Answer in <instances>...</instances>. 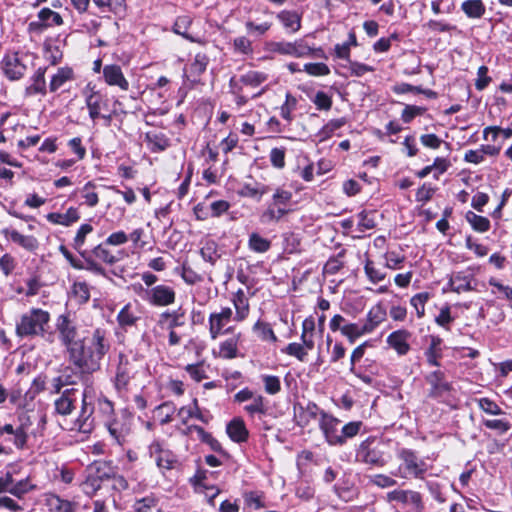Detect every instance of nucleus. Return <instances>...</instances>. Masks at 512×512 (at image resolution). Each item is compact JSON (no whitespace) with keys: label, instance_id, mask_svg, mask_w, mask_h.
<instances>
[{"label":"nucleus","instance_id":"5fc2aeb1","mask_svg":"<svg viewBox=\"0 0 512 512\" xmlns=\"http://www.w3.org/2000/svg\"><path fill=\"white\" fill-rule=\"evenodd\" d=\"M248 245L250 250L257 252V253H265L267 252L271 247V242L259 235L258 233H252L249 236Z\"/></svg>","mask_w":512,"mask_h":512},{"label":"nucleus","instance_id":"c756f323","mask_svg":"<svg viewBox=\"0 0 512 512\" xmlns=\"http://www.w3.org/2000/svg\"><path fill=\"white\" fill-rule=\"evenodd\" d=\"M209 58L205 53H197L188 69V79L196 84L201 80V75L206 71Z\"/></svg>","mask_w":512,"mask_h":512},{"label":"nucleus","instance_id":"4c0bfd02","mask_svg":"<svg viewBox=\"0 0 512 512\" xmlns=\"http://www.w3.org/2000/svg\"><path fill=\"white\" fill-rule=\"evenodd\" d=\"M200 255L204 261L215 265L218 259L221 258L217 242L213 239L205 240L200 248Z\"/></svg>","mask_w":512,"mask_h":512},{"label":"nucleus","instance_id":"4468645a","mask_svg":"<svg viewBox=\"0 0 512 512\" xmlns=\"http://www.w3.org/2000/svg\"><path fill=\"white\" fill-rule=\"evenodd\" d=\"M340 423L341 421L333 415L325 411L320 412L319 428L330 446H341Z\"/></svg>","mask_w":512,"mask_h":512},{"label":"nucleus","instance_id":"39448f33","mask_svg":"<svg viewBox=\"0 0 512 512\" xmlns=\"http://www.w3.org/2000/svg\"><path fill=\"white\" fill-rule=\"evenodd\" d=\"M294 194H273L267 209L261 215L262 223L280 220L285 214L297 209L299 199H293Z\"/></svg>","mask_w":512,"mask_h":512},{"label":"nucleus","instance_id":"49530a36","mask_svg":"<svg viewBox=\"0 0 512 512\" xmlns=\"http://www.w3.org/2000/svg\"><path fill=\"white\" fill-rule=\"evenodd\" d=\"M253 332L257 333L258 337L262 341H270L275 343L278 341V337L274 333L271 325L262 320H258L252 327Z\"/></svg>","mask_w":512,"mask_h":512},{"label":"nucleus","instance_id":"603ef678","mask_svg":"<svg viewBox=\"0 0 512 512\" xmlns=\"http://www.w3.org/2000/svg\"><path fill=\"white\" fill-rule=\"evenodd\" d=\"M344 255L345 250H341L336 256L330 257L323 267V273L327 275L337 274L344 267V262L342 261Z\"/></svg>","mask_w":512,"mask_h":512},{"label":"nucleus","instance_id":"7c9ffc66","mask_svg":"<svg viewBox=\"0 0 512 512\" xmlns=\"http://www.w3.org/2000/svg\"><path fill=\"white\" fill-rule=\"evenodd\" d=\"M387 312L382 303L372 306L366 315V322L363 324L369 333H372L382 322L386 320Z\"/></svg>","mask_w":512,"mask_h":512},{"label":"nucleus","instance_id":"5701e85b","mask_svg":"<svg viewBox=\"0 0 512 512\" xmlns=\"http://www.w3.org/2000/svg\"><path fill=\"white\" fill-rule=\"evenodd\" d=\"M501 151V145L483 144L477 149L467 150L463 160L471 164H481L485 161L486 156L496 157Z\"/></svg>","mask_w":512,"mask_h":512},{"label":"nucleus","instance_id":"393cba45","mask_svg":"<svg viewBox=\"0 0 512 512\" xmlns=\"http://www.w3.org/2000/svg\"><path fill=\"white\" fill-rule=\"evenodd\" d=\"M429 345L424 350L426 363L431 367H440V360L443 357V340L438 335H428Z\"/></svg>","mask_w":512,"mask_h":512},{"label":"nucleus","instance_id":"338daca9","mask_svg":"<svg viewBox=\"0 0 512 512\" xmlns=\"http://www.w3.org/2000/svg\"><path fill=\"white\" fill-rule=\"evenodd\" d=\"M209 332L212 339H216L222 334V329L228 323L223 320L216 312L211 313L209 316Z\"/></svg>","mask_w":512,"mask_h":512},{"label":"nucleus","instance_id":"f8f14e48","mask_svg":"<svg viewBox=\"0 0 512 512\" xmlns=\"http://www.w3.org/2000/svg\"><path fill=\"white\" fill-rule=\"evenodd\" d=\"M105 426L110 436L118 445H124L132 430V417L126 413L121 416L107 420Z\"/></svg>","mask_w":512,"mask_h":512},{"label":"nucleus","instance_id":"2eb2a0df","mask_svg":"<svg viewBox=\"0 0 512 512\" xmlns=\"http://www.w3.org/2000/svg\"><path fill=\"white\" fill-rule=\"evenodd\" d=\"M271 51L296 58L308 57L310 45L305 39H297L293 42L279 41L271 43Z\"/></svg>","mask_w":512,"mask_h":512},{"label":"nucleus","instance_id":"6e6d98bb","mask_svg":"<svg viewBox=\"0 0 512 512\" xmlns=\"http://www.w3.org/2000/svg\"><path fill=\"white\" fill-rule=\"evenodd\" d=\"M364 272L373 284H377L386 278V273L381 269L375 267V263L369 258L366 259L364 264Z\"/></svg>","mask_w":512,"mask_h":512},{"label":"nucleus","instance_id":"423d86ee","mask_svg":"<svg viewBox=\"0 0 512 512\" xmlns=\"http://www.w3.org/2000/svg\"><path fill=\"white\" fill-rule=\"evenodd\" d=\"M82 95L88 109L89 118L95 123L100 119L101 111H109L107 95L96 88L95 84L88 83L82 90Z\"/></svg>","mask_w":512,"mask_h":512},{"label":"nucleus","instance_id":"69168bd1","mask_svg":"<svg viewBox=\"0 0 512 512\" xmlns=\"http://www.w3.org/2000/svg\"><path fill=\"white\" fill-rule=\"evenodd\" d=\"M175 406L172 402L166 401L161 403L155 408V412L161 416L160 424H168L172 421V415L175 411Z\"/></svg>","mask_w":512,"mask_h":512},{"label":"nucleus","instance_id":"a878e982","mask_svg":"<svg viewBox=\"0 0 512 512\" xmlns=\"http://www.w3.org/2000/svg\"><path fill=\"white\" fill-rule=\"evenodd\" d=\"M426 382L431 386L429 396L437 398L452 390V385L445 379V373L441 370L430 372L425 377Z\"/></svg>","mask_w":512,"mask_h":512},{"label":"nucleus","instance_id":"680f3d73","mask_svg":"<svg viewBox=\"0 0 512 512\" xmlns=\"http://www.w3.org/2000/svg\"><path fill=\"white\" fill-rule=\"evenodd\" d=\"M429 298H430V294L428 292H421V293L415 294L410 299V304L416 310V314H417L418 318H422L425 315V305H426L427 301L429 300Z\"/></svg>","mask_w":512,"mask_h":512},{"label":"nucleus","instance_id":"9d476101","mask_svg":"<svg viewBox=\"0 0 512 512\" xmlns=\"http://www.w3.org/2000/svg\"><path fill=\"white\" fill-rule=\"evenodd\" d=\"M139 288L141 298L152 306L165 307L175 302L176 292L170 286L160 284L144 289L140 285Z\"/></svg>","mask_w":512,"mask_h":512},{"label":"nucleus","instance_id":"0eeeda50","mask_svg":"<svg viewBox=\"0 0 512 512\" xmlns=\"http://www.w3.org/2000/svg\"><path fill=\"white\" fill-rule=\"evenodd\" d=\"M27 55L17 51H7L1 60L3 75L10 81L22 79L27 72Z\"/></svg>","mask_w":512,"mask_h":512},{"label":"nucleus","instance_id":"6ab92c4d","mask_svg":"<svg viewBox=\"0 0 512 512\" xmlns=\"http://www.w3.org/2000/svg\"><path fill=\"white\" fill-rule=\"evenodd\" d=\"M322 410L312 401L306 404L296 402L293 405L294 420L297 426L306 427L312 420H315Z\"/></svg>","mask_w":512,"mask_h":512},{"label":"nucleus","instance_id":"052dcab7","mask_svg":"<svg viewBox=\"0 0 512 512\" xmlns=\"http://www.w3.org/2000/svg\"><path fill=\"white\" fill-rule=\"evenodd\" d=\"M71 153L75 155V161H81L86 157L87 150L81 137L77 136L67 142Z\"/></svg>","mask_w":512,"mask_h":512},{"label":"nucleus","instance_id":"dca6fc26","mask_svg":"<svg viewBox=\"0 0 512 512\" xmlns=\"http://www.w3.org/2000/svg\"><path fill=\"white\" fill-rule=\"evenodd\" d=\"M136 374V368L133 362H130L127 357L120 354L119 363L116 367L114 378V386L118 392L127 391L131 379Z\"/></svg>","mask_w":512,"mask_h":512},{"label":"nucleus","instance_id":"bb28decb","mask_svg":"<svg viewBox=\"0 0 512 512\" xmlns=\"http://www.w3.org/2000/svg\"><path fill=\"white\" fill-rule=\"evenodd\" d=\"M76 389L75 388H68V389H65L60 397H58L57 399H55L54 401V411L57 415H61V416H69L73 413V411L75 410L76 406H75V402H76V398H75V393H76Z\"/></svg>","mask_w":512,"mask_h":512},{"label":"nucleus","instance_id":"864d4df0","mask_svg":"<svg viewBox=\"0 0 512 512\" xmlns=\"http://www.w3.org/2000/svg\"><path fill=\"white\" fill-rule=\"evenodd\" d=\"M363 427L362 421H351L347 424H345L341 428V434L340 437L342 439L341 446L345 445L349 439L354 438L357 436L360 432V430Z\"/></svg>","mask_w":512,"mask_h":512},{"label":"nucleus","instance_id":"cd10ccee","mask_svg":"<svg viewBox=\"0 0 512 512\" xmlns=\"http://www.w3.org/2000/svg\"><path fill=\"white\" fill-rule=\"evenodd\" d=\"M45 67H39L31 76V84L25 88L24 95L26 97H33L35 95L45 96L47 93L46 80H45Z\"/></svg>","mask_w":512,"mask_h":512},{"label":"nucleus","instance_id":"2f4dec72","mask_svg":"<svg viewBox=\"0 0 512 512\" xmlns=\"http://www.w3.org/2000/svg\"><path fill=\"white\" fill-rule=\"evenodd\" d=\"M192 22V18L188 15L178 16L173 25V32L181 35L183 38L190 42L204 44L205 42L201 38H196L188 33Z\"/></svg>","mask_w":512,"mask_h":512},{"label":"nucleus","instance_id":"13d9d810","mask_svg":"<svg viewBox=\"0 0 512 512\" xmlns=\"http://www.w3.org/2000/svg\"><path fill=\"white\" fill-rule=\"evenodd\" d=\"M244 410L250 416H254L255 414L265 415L268 410L265 404V398L262 395L254 396L252 402L244 406Z\"/></svg>","mask_w":512,"mask_h":512},{"label":"nucleus","instance_id":"b1692460","mask_svg":"<svg viewBox=\"0 0 512 512\" xmlns=\"http://www.w3.org/2000/svg\"><path fill=\"white\" fill-rule=\"evenodd\" d=\"M389 501H396L405 505H412L418 512L423 511L424 503L419 492L413 490H393L388 493Z\"/></svg>","mask_w":512,"mask_h":512},{"label":"nucleus","instance_id":"4d7b16f0","mask_svg":"<svg viewBox=\"0 0 512 512\" xmlns=\"http://www.w3.org/2000/svg\"><path fill=\"white\" fill-rule=\"evenodd\" d=\"M185 312L179 307L177 310L165 311L161 314L162 319L170 318L168 329L173 330L177 327H182L185 324L184 321Z\"/></svg>","mask_w":512,"mask_h":512},{"label":"nucleus","instance_id":"79ce46f5","mask_svg":"<svg viewBox=\"0 0 512 512\" xmlns=\"http://www.w3.org/2000/svg\"><path fill=\"white\" fill-rule=\"evenodd\" d=\"M461 10L471 19H480L486 12L485 4L482 0H466L461 4Z\"/></svg>","mask_w":512,"mask_h":512},{"label":"nucleus","instance_id":"f03ea898","mask_svg":"<svg viewBox=\"0 0 512 512\" xmlns=\"http://www.w3.org/2000/svg\"><path fill=\"white\" fill-rule=\"evenodd\" d=\"M391 459L390 440L382 437L369 436L355 450V461L371 468H383Z\"/></svg>","mask_w":512,"mask_h":512},{"label":"nucleus","instance_id":"774afa93","mask_svg":"<svg viewBox=\"0 0 512 512\" xmlns=\"http://www.w3.org/2000/svg\"><path fill=\"white\" fill-rule=\"evenodd\" d=\"M157 505V500L154 496H145L135 501L132 506V512H151L152 508Z\"/></svg>","mask_w":512,"mask_h":512},{"label":"nucleus","instance_id":"4be33fe9","mask_svg":"<svg viewBox=\"0 0 512 512\" xmlns=\"http://www.w3.org/2000/svg\"><path fill=\"white\" fill-rule=\"evenodd\" d=\"M108 246L109 245L106 244L105 241H103L102 243L95 246L93 249L87 250L90 260L94 264H100L97 261V260H99V261L109 264V265H113V264L117 263L118 261H120L123 257V253L120 251H118L117 253H113L108 248Z\"/></svg>","mask_w":512,"mask_h":512},{"label":"nucleus","instance_id":"473e14b6","mask_svg":"<svg viewBox=\"0 0 512 512\" xmlns=\"http://www.w3.org/2000/svg\"><path fill=\"white\" fill-rule=\"evenodd\" d=\"M232 302L236 310L234 319L243 321L249 314V301L243 289L240 288L233 294Z\"/></svg>","mask_w":512,"mask_h":512},{"label":"nucleus","instance_id":"f257e3e1","mask_svg":"<svg viewBox=\"0 0 512 512\" xmlns=\"http://www.w3.org/2000/svg\"><path fill=\"white\" fill-rule=\"evenodd\" d=\"M55 329L65 348L68 365L60 370L67 385H91V375L101 368V362L111 344L106 329L97 327L81 334L77 323L67 314L56 319Z\"/></svg>","mask_w":512,"mask_h":512},{"label":"nucleus","instance_id":"f3484780","mask_svg":"<svg viewBox=\"0 0 512 512\" xmlns=\"http://www.w3.org/2000/svg\"><path fill=\"white\" fill-rule=\"evenodd\" d=\"M0 233L8 242L21 247L27 252L35 254L39 249L40 243L33 235L21 234L13 227H5L1 229Z\"/></svg>","mask_w":512,"mask_h":512},{"label":"nucleus","instance_id":"c9c22d12","mask_svg":"<svg viewBox=\"0 0 512 512\" xmlns=\"http://www.w3.org/2000/svg\"><path fill=\"white\" fill-rule=\"evenodd\" d=\"M88 472L102 483L104 480L111 479L115 471L110 462L100 460L94 461L90 465Z\"/></svg>","mask_w":512,"mask_h":512},{"label":"nucleus","instance_id":"1a4fd4ad","mask_svg":"<svg viewBox=\"0 0 512 512\" xmlns=\"http://www.w3.org/2000/svg\"><path fill=\"white\" fill-rule=\"evenodd\" d=\"M148 454L162 474H165L167 470L176 468L179 464L177 455L172 450L166 448L163 442L159 440H154L148 446Z\"/></svg>","mask_w":512,"mask_h":512},{"label":"nucleus","instance_id":"e2e57ef3","mask_svg":"<svg viewBox=\"0 0 512 512\" xmlns=\"http://www.w3.org/2000/svg\"><path fill=\"white\" fill-rule=\"evenodd\" d=\"M455 317L451 314V308L448 304H445L437 316H435V323L444 328L450 330V324L454 321Z\"/></svg>","mask_w":512,"mask_h":512},{"label":"nucleus","instance_id":"a19ab883","mask_svg":"<svg viewBox=\"0 0 512 512\" xmlns=\"http://www.w3.org/2000/svg\"><path fill=\"white\" fill-rule=\"evenodd\" d=\"M241 338V333L236 336L226 339L219 345V356L223 359H234L238 355V342Z\"/></svg>","mask_w":512,"mask_h":512},{"label":"nucleus","instance_id":"7ed1b4c3","mask_svg":"<svg viewBox=\"0 0 512 512\" xmlns=\"http://www.w3.org/2000/svg\"><path fill=\"white\" fill-rule=\"evenodd\" d=\"M50 321V314L40 308H32L24 313L16 323V335L20 338L43 336Z\"/></svg>","mask_w":512,"mask_h":512},{"label":"nucleus","instance_id":"412c9836","mask_svg":"<svg viewBox=\"0 0 512 512\" xmlns=\"http://www.w3.org/2000/svg\"><path fill=\"white\" fill-rule=\"evenodd\" d=\"M411 332L406 329H398L391 332L387 338L386 343L389 348L395 350L398 356H405L409 353L411 346L409 339Z\"/></svg>","mask_w":512,"mask_h":512},{"label":"nucleus","instance_id":"f704fd0d","mask_svg":"<svg viewBox=\"0 0 512 512\" xmlns=\"http://www.w3.org/2000/svg\"><path fill=\"white\" fill-rule=\"evenodd\" d=\"M277 19L291 33H296L301 28V16L296 11L282 10L277 14Z\"/></svg>","mask_w":512,"mask_h":512},{"label":"nucleus","instance_id":"bf43d9fd","mask_svg":"<svg viewBox=\"0 0 512 512\" xmlns=\"http://www.w3.org/2000/svg\"><path fill=\"white\" fill-rule=\"evenodd\" d=\"M35 488L36 486L30 483L29 478H25L14 483V485L10 487L9 493L21 499L25 494L34 490Z\"/></svg>","mask_w":512,"mask_h":512},{"label":"nucleus","instance_id":"e433bc0d","mask_svg":"<svg viewBox=\"0 0 512 512\" xmlns=\"http://www.w3.org/2000/svg\"><path fill=\"white\" fill-rule=\"evenodd\" d=\"M74 79L73 69L70 67H60L57 72L51 77L49 83L50 92L54 93L60 89L66 82Z\"/></svg>","mask_w":512,"mask_h":512},{"label":"nucleus","instance_id":"a211bd4d","mask_svg":"<svg viewBox=\"0 0 512 512\" xmlns=\"http://www.w3.org/2000/svg\"><path fill=\"white\" fill-rule=\"evenodd\" d=\"M81 218L79 208L75 206H67V202L61 204V208L57 211L50 212L46 215L49 223L54 225H62L69 227L78 222Z\"/></svg>","mask_w":512,"mask_h":512},{"label":"nucleus","instance_id":"0e129e2a","mask_svg":"<svg viewBox=\"0 0 512 512\" xmlns=\"http://www.w3.org/2000/svg\"><path fill=\"white\" fill-rule=\"evenodd\" d=\"M281 352L289 356H293L301 362H304L308 355L307 350L303 345L296 342L289 343L286 347L281 349Z\"/></svg>","mask_w":512,"mask_h":512},{"label":"nucleus","instance_id":"ddd939ff","mask_svg":"<svg viewBox=\"0 0 512 512\" xmlns=\"http://www.w3.org/2000/svg\"><path fill=\"white\" fill-rule=\"evenodd\" d=\"M448 288L458 294L476 289L475 269L468 267L465 270L454 272L448 280Z\"/></svg>","mask_w":512,"mask_h":512},{"label":"nucleus","instance_id":"c85d7f7f","mask_svg":"<svg viewBox=\"0 0 512 512\" xmlns=\"http://www.w3.org/2000/svg\"><path fill=\"white\" fill-rule=\"evenodd\" d=\"M226 433L235 443L247 442L249 431L242 418L235 417L226 425Z\"/></svg>","mask_w":512,"mask_h":512},{"label":"nucleus","instance_id":"8fccbe9b","mask_svg":"<svg viewBox=\"0 0 512 512\" xmlns=\"http://www.w3.org/2000/svg\"><path fill=\"white\" fill-rule=\"evenodd\" d=\"M93 230H94V228L91 224H89V223L81 224L76 232L75 237L73 238L72 243H71L72 247L76 251L85 250L83 248V246L86 242V237H87V235L92 233Z\"/></svg>","mask_w":512,"mask_h":512},{"label":"nucleus","instance_id":"37998d69","mask_svg":"<svg viewBox=\"0 0 512 512\" xmlns=\"http://www.w3.org/2000/svg\"><path fill=\"white\" fill-rule=\"evenodd\" d=\"M465 220L470 224L471 228L477 233H485L489 231L491 224L487 217L476 214L473 211H467Z\"/></svg>","mask_w":512,"mask_h":512},{"label":"nucleus","instance_id":"6e6552de","mask_svg":"<svg viewBox=\"0 0 512 512\" xmlns=\"http://www.w3.org/2000/svg\"><path fill=\"white\" fill-rule=\"evenodd\" d=\"M58 250L74 269L86 270L95 275L107 277L106 269L101 264H94L90 260L87 250L77 251L80 257L75 256L65 245H60Z\"/></svg>","mask_w":512,"mask_h":512},{"label":"nucleus","instance_id":"aec40b11","mask_svg":"<svg viewBox=\"0 0 512 512\" xmlns=\"http://www.w3.org/2000/svg\"><path fill=\"white\" fill-rule=\"evenodd\" d=\"M103 80L110 87H117L121 91H128L130 84L122 68L118 64L105 65L102 70Z\"/></svg>","mask_w":512,"mask_h":512},{"label":"nucleus","instance_id":"de8ad7c7","mask_svg":"<svg viewBox=\"0 0 512 512\" xmlns=\"http://www.w3.org/2000/svg\"><path fill=\"white\" fill-rule=\"evenodd\" d=\"M38 19L43 21L47 28L61 26L64 22L62 16L50 8H42L38 12Z\"/></svg>","mask_w":512,"mask_h":512},{"label":"nucleus","instance_id":"09e8293b","mask_svg":"<svg viewBox=\"0 0 512 512\" xmlns=\"http://www.w3.org/2000/svg\"><path fill=\"white\" fill-rule=\"evenodd\" d=\"M333 491L339 498L346 502L352 500L354 496L353 485L345 478L339 479V481L334 484Z\"/></svg>","mask_w":512,"mask_h":512},{"label":"nucleus","instance_id":"a18cd8bd","mask_svg":"<svg viewBox=\"0 0 512 512\" xmlns=\"http://www.w3.org/2000/svg\"><path fill=\"white\" fill-rule=\"evenodd\" d=\"M341 334L345 336L350 344H354L356 340L366 334H370L364 325L359 326L358 323H345Z\"/></svg>","mask_w":512,"mask_h":512},{"label":"nucleus","instance_id":"58836bf2","mask_svg":"<svg viewBox=\"0 0 512 512\" xmlns=\"http://www.w3.org/2000/svg\"><path fill=\"white\" fill-rule=\"evenodd\" d=\"M189 429L195 431L200 441L209 445L211 450H213L214 452H217L222 455L227 454L223 449L221 443L217 439H215L211 433L205 431L203 427L198 425H192L190 426Z\"/></svg>","mask_w":512,"mask_h":512},{"label":"nucleus","instance_id":"c03bdc74","mask_svg":"<svg viewBox=\"0 0 512 512\" xmlns=\"http://www.w3.org/2000/svg\"><path fill=\"white\" fill-rule=\"evenodd\" d=\"M145 139L152 152L164 151L169 146V140L162 133L147 132Z\"/></svg>","mask_w":512,"mask_h":512},{"label":"nucleus","instance_id":"9b49d317","mask_svg":"<svg viewBox=\"0 0 512 512\" xmlns=\"http://www.w3.org/2000/svg\"><path fill=\"white\" fill-rule=\"evenodd\" d=\"M397 457L402 461L399 469L404 468L406 475L416 479H423L427 472V464L419 459L417 453L409 448H401L397 452Z\"/></svg>","mask_w":512,"mask_h":512},{"label":"nucleus","instance_id":"3c124183","mask_svg":"<svg viewBox=\"0 0 512 512\" xmlns=\"http://www.w3.org/2000/svg\"><path fill=\"white\" fill-rule=\"evenodd\" d=\"M138 319L139 317H137L131 310L130 304H126L117 315V322L122 328L135 325Z\"/></svg>","mask_w":512,"mask_h":512},{"label":"nucleus","instance_id":"72a5a7b5","mask_svg":"<svg viewBox=\"0 0 512 512\" xmlns=\"http://www.w3.org/2000/svg\"><path fill=\"white\" fill-rule=\"evenodd\" d=\"M45 504L51 512H74V504L54 493L46 495Z\"/></svg>","mask_w":512,"mask_h":512},{"label":"nucleus","instance_id":"20e7f679","mask_svg":"<svg viewBox=\"0 0 512 512\" xmlns=\"http://www.w3.org/2000/svg\"><path fill=\"white\" fill-rule=\"evenodd\" d=\"M96 393L92 385H86L82 391L81 407L74 426L82 433H90L95 427Z\"/></svg>","mask_w":512,"mask_h":512},{"label":"nucleus","instance_id":"ea45409f","mask_svg":"<svg viewBox=\"0 0 512 512\" xmlns=\"http://www.w3.org/2000/svg\"><path fill=\"white\" fill-rule=\"evenodd\" d=\"M267 79L268 74L261 71L250 70L245 74L241 75L237 82L238 85L241 84L242 87L249 86L251 88H257L265 81H267Z\"/></svg>","mask_w":512,"mask_h":512}]
</instances>
